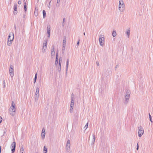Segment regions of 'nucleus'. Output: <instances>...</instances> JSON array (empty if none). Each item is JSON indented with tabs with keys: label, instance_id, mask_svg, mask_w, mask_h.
<instances>
[{
	"label": "nucleus",
	"instance_id": "obj_1",
	"mask_svg": "<svg viewBox=\"0 0 153 153\" xmlns=\"http://www.w3.org/2000/svg\"><path fill=\"white\" fill-rule=\"evenodd\" d=\"M104 39L105 38H104V36L102 35H100L99 36V40L100 44L102 46H103L104 42Z\"/></svg>",
	"mask_w": 153,
	"mask_h": 153
},
{
	"label": "nucleus",
	"instance_id": "obj_2",
	"mask_svg": "<svg viewBox=\"0 0 153 153\" xmlns=\"http://www.w3.org/2000/svg\"><path fill=\"white\" fill-rule=\"evenodd\" d=\"M130 94V91L129 90H127L125 96V98L126 99L125 102V103L126 104L128 102L129 100L128 99L129 98Z\"/></svg>",
	"mask_w": 153,
	"mask_h": 153
},
{
	"label": "nucleus",
	"instance_id": "obj_3",
	"mask_svg": "<svg viewBox=\"0 0 153 153\" xmlns=\"http://www.w3.org/2000/svg\"><path fill=\"white\" fill-rule=\"evenodd\" d=\"M39 89L38 87H37L36 88V92L34 95V99L35 101H37L39 99Z\"/></svg>",
	"mask_w": 153,
	"mask_h": 153
},
{
	"label": "nucleus",
	"instance_id": "obj_4",
	"mask_svg": "<svg viewBox=\"0 0 153 153\" xmlns=\"http://www.w3.org/2000/svg\"><path fill=\"white\" fill-rule=\"evenodd\" d=\"M16 109L15 107H10L9 110V113L12 116L15 114Z\"/></svg>",
	"mask_w": 153,
	"mask_h": 153
},
{
	"label": "nucleus",
	"instance_id": "obj_5",
	"mask_svg": "<svg viewBox=\"0 0 153 153\" xmlns=\"http://www.w3.org/2000/svg\"><path fill=\"white\" fill-rule=\"evenodd\" d=\"M138 136L141 137L144 133V130L141 126H140L138 128Z\"/></svg>",
	"mask_w": 153,
	"mask_h": 153
},
{
	"label": "nucleus",
	"instance_id": "obj_6",
	"mask_svg": "<svg viewBox=\"0 0 153 153\" xmlns=\"http://www.w3.org/2000/svg\"><path fill=\"white\" fill-rule=\"evenodd\" d=\"M124 4L123 0H120L119 2V10L121 11L123 10V8L124 7Z\"/></svg>",
	"mask_w": 153,
	"mask_h": 153
},
{
	"label": "nucleus",
	"instance_id": "obj_7",
	"mask_svg": "<svg viewBox=\"0 0 153 153\" xmlns=\"http://www.w3.org/2000/svg\"><path fill=\"white\" fill-rule=\"evenodd\" d=\"M66 42V36H64L63 37V42L62 48V53H63L65 49V46Z\"/></svg>",
	"mask_w": 153,
	"mask_h": 153
},
{
	"label": "nucleus",
	"instance_id": "obj_8",
	"mask_svg": "<svg viewBox=\"0 0 153 153\" xmlns=\"http://www.w3.org/2000/svg\"><path fill=\"white\" fill-rule=\"evenodd\" d=\"M47 39H46L44 41V42L43 44V45L42 47V52L43 53H44L46 50L47 48Z\"/></svg>",
	"mask_w": 153,
	"mask_h": 153
},
{
	"label": "nucleus",
	"instance_id": "obj_9",
	"mask_svg": "<svg viewBox=\"0 0 153 153\" xmlns=\"http://www.w3.org/2000/svg\"><path fill=\"white\" fill-rule=\"evenodd\" d=\"M13 68L14 67L13 66H12V65H10L9 68V73L10 76L11 77H13L14 76Z\"/></svg>",
	"mask_w": 153,
	"mask_h": 153
},
{
	"label": "nucleus",
	"instance_id": "obj_10",
	"mask_svg": "<svg viewBox=\"0 0 153 153\" xmlns=\"http://www.w3.org/2000/svg\"><path fill=\"white\" fill-rule=\"evenodd\" d=\"M14 38V33H10L8 37V41H13Z\"/></svg>",
	"mask_w": 153,
	"mask_h": 153
},
{
	"label": "nucleus",
	"instance_id": "obj_11",
	"mask_svg": "<svg viewBox=\"0 0 153 153\" xmlns=\"http://www.w3.org/2000/svg\"><path fill=\"white\" fill-rule=\"evenodd\" d=\"M11 146L12 148L11 149V151L12 153H14L15 150V148L16 147V143L14 141L12 144L11 145Z\"/></svg>",
	"mask_w": 153,
	"mask_h": 153
},
{
	"label": "nucleus",
	"instance_id": "obj_12",
	"mask_svg": "<svg viewBox=\"0 0 153 153\" xmlns=\"http://www.w3.org/2000/svg\"><path fill=\"white\" fill-rule=\"evenodd\" d=\"M62 61V60L61 59V57H60L59 59V65L58 67L57 70L58 71L60 72L61 71V63Z\"/></svg>",
	"mask_w": 153,
	"mask_h": 153
},
{
	"label": "nucleus",
	"instance_id": "obj_13",
	"mask_svg": "<svg viewBox=\"0 0 153 153\" xmlns=\"http://www.w3.org/2000/svg\"><path fill=\"white\" fill-rule=\"evenodd\" d=\"M74 102H71L70 104V113H72L73 112L72 110L74 106Z\"/></svg>",
	"mask_w": 153,
	"mask_h": 153
},
{
	"label": "nucleus",
	"instance_id": "obj_14",
	"mask_svg": "<svg viewBox=\"0 0 153 153\" xmlns=\"http://www.w3.org/2000/svg\"><path fill=\"white\" fill-rule=\"evenodd\" d=\"M55 51H54V46L53 45L52 47L51 51V56H54L55 55Z\"/></svg>",
	"mask_w": 153,
	"mask_h": 153
},
{
	"label": "nucleus",
	"instance_id": "obj_15",
	"mask_svg": "<svg viewBox=\"0 0 153 153\" xmlns=\"http://www.w3.org/2000/svg\"><path fill=\"white\" fill-rule=\"evenodd\" d=\"M58 51L57 50L56 51V60H55V65H57L58 63Z\"/></svg>",
	"mask_w": 153,
	"mask_h": 153
},
{
	"label": "nucleus",
	"instance_id": "obj_16",
	"mask_svg": "<svg viewBox=\"0 0 153 153\" xmlns=\"http://www.w3.org/2000/svg\"><path fill=\"white\" fill-rule=\"evenodd\" d=\"M93 138L92 139V140L91 143V145H93L94 144L95 140V135L94 134H93Z\"/></svg>",
	"mask_w": 153,
	"mask_h": 153
},
{
	"label": "nucleus",
	"instance_id": "obj_17",
	"mask_svg": "<svg viewBox=\"0 0 153 153\" xmlns=\"http://www.w3.org/2000/svg\"><path fill=\"white\" fill-rule=\"evenodd\" d=\"M69 64V59H68L66 62V73L67 74V73L68 65Z\"/></svg>",
	"mask_w": 153,
	"mask_h": 153
},
{
	"label": "nucleus",
	"instance_id": "obj_18",
	"mask_svg": "<svg viewBox=\"0 0 153 153\" xmlns=\"http://www.w3.org/2000/svg\"><path fill=\"white\" fill-rule=\"evenodd\" d=\"M0 134L1 137L3 136L4 135V134H5L6 133V131L4 130L3 131H0Z\"/></svg>",
	"mask_w": 153,
	"mask_h": 153
},
{
	"label": "nucleus",
	"instance_id": "obj_19",
	"mask_svg": "<svg viewBox=\"0 0 153 153\" xmlns=\"http://www.w3.org/2000/svg\"><path fill=\"white\" fill-rule=\"evenodd\" d=\"M37 77V73H36L35 74L34 78L33 80V82H34V83H35L36 82Z\"/></svg>",
	"mask_w": 153,
	"mask_h": 153
},
{
	"label": "nucleus",
	"instance_id": "obj_20",
	"mask_svg": "<svg viewBox=\"0 0 153 153\" xmlns=\"http://www.w3.org/2000/svg\"><path fill=\"white\" fill-rule=\"evenodd\" d=\"M24 7L25 11L26 12L27 11V5L26 2L24 3Z\"/></svg>",
	"mask_w": 153,
	"mask_h": 153
},
{
	"label": "nucleus",
	"instance_id": "obj_21",
	"mask_svg": "<svg viewBox=\"0 0 153 153\" xmlns=\"http://www.w3.org/2000/svg\"><path fill=\"white\" fill-rule=\"evenodd\" d=\"M45 132H42L41 134V136L42 139H43L45 137Z\"/></svg>",
	"mask_w": 153,
	"mask_h": 153
},
{
	"label": "nucleus",
	"instance_id": "obj_22",
	"mask_svg": "<svg viewBox=\"0 0 153 153\" xmlns=\"http://www.w3.org/2000/svg\"><path fill=\"white\" fill-rule=\"evenodd\" d=\"M24 148L23 146H22L20 149V153H23L24 152Z\"/></svg>",
	"mask_w": 153,
	"mask_h": 153
},
{
	"label": "nucleus",
	"instance_id": "obj_23",
	"mask_svg": "<svg viewBox=\"0 0 153 153\" xmlns=\"http://www.w3.org/2000/svg\"><path fill=\"white\" fill-rule=\"evenodd\" d=\"M117 35L116 32L115 31H113L112 33V36L113 37H115Z\"/></svg>",
	"mask_w": 153,
	"mask_h": 153
},
{
	"label": "nucleus",
	"instance_id": "obj_24",
	"mask_svg": "<svg viewBox=\"0 0 153 153\" xmlns=\"http://www.w3.org/2000/svg\"><path fill=\"white\" fill-rule=\"evenodd\" d=\"M43 151L44 152V153H47V148L45 146L44 147Z\"/></svg>",
	"mask_w": 153,
	"mask_h": 153
},
{
	"label": "nucleus",
	"instance_id": "obj_25",
	"mask_svg": "<svg viewBox=\"0 0 153 153\" xmlns=\"http://www.w3.org/2000/svg\"><path fill=\"white\" fill-rule=\"evenodd\" d=\"M12 41H10V40H9V41H7V45H8V46H10L11 45V44H12Z\"/></svg>",
	"mask_w": 153,
	"mask_h": 153
},
{
	"label": "nucleus",
	"instance_id": "obj_26",
	"mask_svg": "<svg viewBox=\"0 0 153 153\" xmlns=\"http://www.w3.org/2000/svg\"><path fill=\"white\" fill-rule=\"evenodd\" d=\"M130 32V30H128V31H127L126 33V34L127 35H128V37H129V36Z\"/></svg>",
	"mask_w": 153,
	"mask_h": 153
},
{
	"label": "nucleus",
	"instance_id": "obj_27",
	"mask_svg": "<svg viewBox=\"0 0 153 153\" xmlns=\"http://www.w3.org/2000/svg\"><path fill=\"white\" fill-rule=\"evenodd\" d=\"M42 12H43V18H44L46 16V12H45V10H43Z\"/></svg>",
	"mask_w": 153,
	"mask_h": 153
},
{
	"label": "nucleus",
	"instance_id": "obj_28",
	"mask_svg": "<svg viewBox=\"0 0 153 153\" xmlns=\"http://www.w3.org/2000/svg\"><path fill=\"white\" fill-rule=\"evenodd\" d=\"M47 33L48 34V37L49 38L50 35V31L48 30L47 31Z\"/></svg>",
	"mask_w": 153,
	"mask_h": 153
},
{
	"label": "nucleus",
	"instance_id": "obj_29",
	"mask_svg": "<svg viewBox=\"0 0 153 153\" xmlns=\"http://www.w3.org/2000/svg\"><path fill=\"white\" fill-rule=\"evenodd\" d=\"M17 4H14V10H17Z\"/></svg>",
	"mask_w": 153,
	"mask_h": 153
},
{
	"label": "nucleus",
	"instance_id": "obj_30",
	"mask_svg": "<svg viewBox=\"0 0 153 153\" xmlns=\"http://www.w3.org/2000/svg\"><path fill=\"white\" fill-rule=\"evenodd\" d=\"M88 123H87L85 125V126L84 127V128L85 129V130H86L88 128Z\"/></svg>",
	"mask_w": 153,
	"mask_h": 153
},
{
	"label": "nucleus",
	"instance_id": "obj_31",
	"mask_svg": "<svg viewBox=\"0 0 153 153\" xmlns=\"http://www.w3.org/2000/svg\"><path fill=\"white\" fill-rule=\"evenodd\" d=\"M11 107H15V103L13 101L12 102L11 106Z\"/></svg>",
	"mask_w": 153,
	"mask_h": 153
},
{
	"label": "nucleus",
	"instance_id": "obj_32",
	"mask_svg": "<svg viewBox=\"0 0 153 153\" xmlns=\"http://www.w3.org/2000/svg\"><path fill=\"white\" fill-rule=\"evenodd\" d=\"M3 88H4L5 87V80H4L3 82Z\"/></svg>",
	"mask_w": 153,
	"mask_h": 153
},
{
	"label": "nucleus",
	"instance_id": "obj_33",
	"mask_svg": "<svg viewBox=\"0 0 153 153\" xmlns=\"http://www.w3.org/2000/svg\"><path fill=\"white\" fill-rule=\"evenodd\" d=\"M149 118L150 120L151 121V122H152V117L150 114H149Z\"/></svg>",
	"mask_w": 153,
	"mask_h": 153
},
{
	"label": "nucleus",
	"instance_id": "obj_34",
	"mask_svg": "<svg viewBox=\"0 0 153 153\" xmlns=\"http://www.w3.org/2000/svg\"><path fill=\"white\" fill-rule=\"evenodd\" d=\"M17 13V10H14L13 11V14L14 15H16Z\"/></svg>",
	"mask_w": 153,
	"mask_h": 153
},
{
	"label": "nucleus",
	"instance_id": "obj_35",
	"mask_svg": "<svg viewBox=\"0 0 153 153\" xmlns=\"http://www.w3.org/2000/svg\"><path fill=\"white\" fill-rule=\"evenodd\" d=\"M51 0H50V1L49 2V4L48 5V7L49 8H50L51 7Z\"/></svg>",
	"mask_w": 153,
	"mask_h": 153
},
{
	"label": "nucleus",
	"instance_id": "obj_36",
	"mask_svg": "<svg viewBox=\"0 0 153 153\" xmlns=\"http://www.w3.org/2000/svg\"><path fill=\"white\" fill-rule=\"evenodd\" d=\"M59 3L60 2H57V3H56V7H59Z\"/></svg>",
	"mask_w": 153,
	"mask_h": 153
},
{
	"label": "nucleus",
	"instance_id": "obj_37",
	"mask_svg": "<svg viewBox=\"0 0 153 153\" xmlns=\"http://www.w3.org/2000/svg\"><path fill=\"white\" fill-rule=\"evenodd\" d=\"M70 143H67L66 144V146L67 147H68L69 148H70Z\"/></svg>",
	"mask_w": 153,
	"mask_h": 153
},
{
	"label": "nucleus",
	"instance_id": "obj_38",
	"mask_svg": "<svg viewBox=\"0 0 153 153\" xmlns=\"http://www.w3.org/2000/svg\"><path fill=\"white\" fill-rule=\"evenodd\" d=\"M65 18H64L63 19V22L62 23V25L63 26H64V22L65 21Z\"/></svg>",
	"mask_w": 153,
	"mask_h": 153
},
{
	"label": "nucleus",
	"instance_id": "obj_39",
	"mask_svg": "<svg viewBox=\"0 0 153 153\" xmlns=\"http://www.w3.org/2000/svg\"><path fill=\"white\" fill-rule=\"evenodd\" d=\"M50 30H51L50 27H47V31H48V30L50 31Z\"/></svg>",
	"mask_w": 153,
	"mask_h": 153
},
{
	"label": "nucleus",
	"instance_id": "obj_40",
	"mask_svg": "<svg viewBox=\"0 0 153 153\" xmlns=\"http://www.w3.org/2000/svg\"><path fill=\"white\" fill-rule=\"evenodd\" d=\"M74 98H71V102H74Z\"/></svg>",
	"mask_w": 153,
	"mask_h": 153
},
{
	"label": "nucleus",
	"instance_id": "obj_41",
	"mask_svg": "<svg viewBox=\"0 0 153 153\" xmlns=\"http://www.w3.org/2000/svg\"><path fill=\"white\" fill-rule=\"evenodd\" d=\"M14 29L15 31V32H16V25H14Z\"/></svg>",
	"mask_w": 153,
	"mask_h": 153
},
{
	"label": "nucleus",
	"instance_id": "obj_42",
	"mask_svg": "<svg viewBox=\"0 0 153 153\" xmlns=\"http://www.w3.org/2000/svg\"><path fill=\"white\" fill-rule=\"evenodd\" d=\"M18 3L19 4H21V3H22L21 1L20 0H19V1H18Z\"/></svg>",
	"mask_w": 153,
	"mask_h": 153
},
{
	"label": "nucleus",
	"instance_id": "obj_43",
	"mask_svg": "<svg viewBox=\"0 0 153 153\" xmlns=\"http://www.w3.org/2000/svg\"><path fill=\"white\" fill-rule=\"evenodd\" d=\"M2 118L0 116V123H1L2 121Z\"/></svg>",
	"mask_w": 153,
	"mask_h": 153
},
{
	"label": "nucleus",
	"instance_id": "obj_44",
	"mask_svg": "<svg viewBox=\"0 0 153 153\" xmlns=\"http://www.w3.org/2000/svg\"><path fill=\"white\" fill-rule=\"evenodd\" d=\"M45 129H44V128H43L42 130V132H45Z\"/></svg>",
	"mask_w": 153,
	"mask_h": 153
},
{
	"label": "nucleus",
	"instance_id": "obj_45",
	"mask_svg": "<svg viewBox=\"0 0 153 153\" xmlns=\"http://www.w3.org/2000/svg\"><path fill=\"white\" fill-rule=\"evenodd\" d=\"M74 98V95L73 94V93L72 94H71V98Z\"/></svg>",
	"mask_w": 153,
	"mask_h": 153
},
{
	"label": "nucleus",
	"instance_id": "obj_46",
	"mask_svg": "<svg viewBox=\"0 0 153 153\" xmlns=\"http://www.w3.org/2000/svg\"><path fill=\"white\" fill-rule=\"evenodd\" d=\"M70 143V140H68L67 141V143Z\"/></svg>",
	"mask_w": 153,
	"mask_h": 153
},
{
	"label": "nucleus",
	"instance_id": "obj_47",
	"mask_svg": "<svg viewBox=\"0 0 153 153\" xmlns=\"http://www.w3.org/2000/svg\"><path fill=\"white\" fill-rule=\"evenodd\" d=\"M139 146H138V144L137 143V150H138L139 149Z\"/></svg>",
	"mask_w": 153,
	"mask_h": 153
},
{
	"label": "nucleus",
	"instance_id": "obj_48",
	"mask_svg": "<svg viewBox=\"0 0 153 153\" xmlns=\"http://www.w3.org/2000/svg\"><path fill=\"white\" fill-rule=\"evenodd\" d=\"M79 40L78 42L77 43V46H78L79 45Z\"/></svg>",
	"mask_w": 153,
	"mask_h": 153
},
{
	"label": "nucleus",
	"instance_id": "obj_49",
	"mask_svg": "<svg viewBox=\"0 0 153 153\" xmlns=\"http://www.w3.org/2000/svg\"><path fill=\"white\" fill-rule=\"evenodd\" d=\"M96 64L97 66H99V62H96Z\"/></svg>",
	"mask_w": 153,
	"mask_h": 153
},
{
	"label": "nucleus",
	"instance_id": "obj_50",
	"mask_svg": "<svg viewBox=\"0 0 153 153\" xmlns=\"http://www.w3.org/2000/svg\"><path fill=\"white\" fill-rule=\"evenodd\" d=\"M119 66V65H117L115 67V69L117 68Z\"/></svg>",
	"mask_w": 153,
	"mask_h": 153
},
{
	"label": "nucleus",
	"instance_id": "obj_51",
	"mask_svg": "<svg viewBox=\"0 0 153 153\" xmlns=\"http://www.w3.org/2000/svg\"><path fill=\"white\" fill-rule=\"evenodd\" d=\"M60 0H57V2H60Z\"/></svg>",
	"mask_w": 153,
	"mask_h": 153
},
{
	"label": "nucleus",
	"instance_id": "obj_52",
	"mask_svg": "<svg viewBox=\"0 0 153 153\" xmlns=\"http://www.w3.org/2000/svg\"><path fill=\"white\" fill-rule=\"evenodd\" d=\"M1 146H0V153H1Z\"/></svg>",
	"mask_w": 153,
	"mask_h": 153
},
{
	"label": "nucleus",
	"instance_id": "obj_53",
	"mask_svg": "<svg viewBox=\"0 0 153 153\" xmlns=\"http://www.w3.org/2000/svg\"><path fill=\"white\" fill-rule=\"evenodd\" d=\"M34 14L36 16H37V15H36V13L35 12H34Z\"/></svg>",
	"mask_w": 153,
	"mask_h": 153
},
{
	"label": "nucleus",
	"instance_id": "obj_54",
	"mask_svg": "<svg viewBox=\"0 0 153 153\" xmlns=\"http://www.w3.org/2000/svg\"><path fill=\"white\" fill-rule=\"evenodd\" d=\"M83 35H85V32H84V33H83Z\"/></svg>",
	"mask_w": 153,
	"mask_h": 153
},
{
	"label": "nucleus",
	"instance_id": "obj_55",
	"mask_svg": "<svg viewBox=\"0 0 153 153\" xmlns=\"http://www.w3.org/2000/svg\"><path fill=\"white\" fill-rule=\"evenodd\" d=\"M39 1V0H37V2H38Z\"/></svg>",
	"mask_w": 153,
	"mask_h": 153
},
{
	"label": "nucleus",
	"instance_id": "obj_56",
	"mask_svg": "<svg viewBox=\"0 0 153 153\" xmlns=\"http://www.w3.org/2000/svg\"><path fill=\"white\" fill-rule=\"evenodd\" d=\"M25 17V15H24V18Z\"/></svg>",
	"mask_w": 153,
	"mask_h": 153
},
{
	"label": "nucleus",
	"instance_id": "obj_57",
	"mask_svg": "<svg viewBox=\"0 0 153 153\" xmlns=\"http://www.w3.org/2000/svg\"><path fill=\"white\" fill-rule=\"evenodd\" d=\"M25 1V0H24V1Z\"/></svg>",
	"mask_w": 153,
	"mask_h": 153
},
{
	"label": "nucleus",
	"instance_id": "obj_58",
	"mask_svg": "<svg viewBox=\"0 0 153 153\" xmlns=\"http://www.w3.org/2000/svg\"><path fill=\"white\" fill-rule=\"evenodd\" d=\"M47 1V0H46Z\"/></svg>",
	"mask_w": 153,
	"mask_h": 153
}]
</instances>
